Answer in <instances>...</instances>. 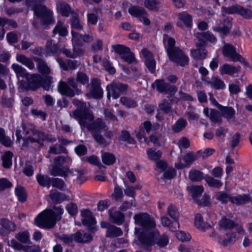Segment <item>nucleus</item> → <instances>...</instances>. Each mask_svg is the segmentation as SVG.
<instances>
[{
  "label": "nucleus",
  "instance_id": "49",
  "mask_svg": "<svg viewBox=\"0 0 252 252\" xmlns=\"http://www.w3.org/2000/svg\"><path fill=\"white\" fill-rule=\"evenodd\" d=\"M167 214L173 220H178L180 215L175 205H170L167 208Z\"/></svg>",
  "mask_w": 252,
  "mask_h": 252
},
{
  "label": "nucleus",
  "instance_id": "42",
  "mask_svg": "<svg viewBox=\"0 0 252 252\" xmlns=\"http://www.w3.org/2000/svg\"><path fill=\"white\" fill-rule=\"evenodd\" d=\"M49 153L54 155H58L61 153L67 154L66 149L61 144H56L50 147Z\"/></svg>",
  "mask_w": 252,
  "mask_h": 252
},
{
  "label": "nucleus",
  "instance_id": "31",
  "mask_svg": "<svg viewBox=\"0 0 252 252\" xmlns=\"http://www.w3.org/2000/svg\"><path fill=\"white\" fill-rule=\"evenodd\" d=\"M194 224L198 229L202 231H205L206 229H212V226L210 224H209L203 221V218L200 214H197L195 216Z\"/></svg>",
  "mask_w": 252,
  "mask_h": 252
},
{
  "label": "nucleus",
  "instance_id": "32",
  "mask_svg": "<svg viewBox=\"0 0 252 252\" xmlns=\"http://www.w3.org/2000/svg\"><path fill=\"white\" fill-rule=\"evenodd\" d=\"M187 125V120L183 118H180L172 126L171 129L175 133H179L186 127Z\"/></svg>",
  "mask_w": 252,
  "mask_h": 252
},
{
  "label": "nucleus",
  "instance_id": "37",
  "mask_svg": "<svg viewBox=\"0 0 252 252\" xmlns=\"http://www.w3.org/2000/svg\"><path fill=\"white\" fill-rule=\"evenodd\" d=\"M45 50L48 55H54L60 51L58 44L55 43L52 39L48 40L47 41Z\"/></svg>",
  "mask_w": 252,
  "mask_h": 252
},
{
  "label": "nucleus",
  "instance_id": "19",
  "mask_svg": "<svg viewBox=\"0 0 252 252\" xmlns=\"http://www.w3.org/2000/svg\"><path fill=\"white\" fill-rule=\"evenodd\" d=\"M180 21L177 23V26L183 28L186 27L187 28H190L192 26V20L190 15L186 12H181L178 15Z\"/></svg>",
  "mask_w": 252,
  "mask_h": 252
},
{
  "label": "nucleus",
  "instance_id": "17",
  "mask_svg": "<svg viewBox=\"0 0 252 252\" xmlns=\"http://www.w3.org/2000/svg\"><path fill=\"white\" fill-rule=\"evenodd\" d=\"M218 109L220 111L221 114L224 118L229 123H235V111L231 107L219 106Z\"/></svg>",
  "mask_w": 252,
  "mask_h": 252
},
{
  "label": "nucleus",
  "instance_id": "9",
  "mask_svg": "<svg viewBox=\"0 0 252 252\" xmlns=\"http://www.w3.org/2000/svg\"><path fill=\"white\" fill-rule=\"evenodd\" d=\"M101 84L100 79L97 78L91 79L90 83L87 85L89 91L86 94V96L94 99H101L103 97V91Z\"/></svg>",
  "mask_w": 252,
  "mask_h": 252
},
{
  "label": "nucleus",
  "instance_id": "47",
  "mask_svg": "<svg viewBox=\"0 0 252 252\" xmlns=\"http://www.w3.org/2000/svg\"><path fill=\"white\" fill-rule=\"evenodd\" d=\"M0 224L3 228L8 232L14 231L16 229V226L14 223L5 219L1 220Z\"/></svg>",
  "mask_w": 252,
  "mask_h": 252
},
{
  "label": "nucleus",
  "instance_id": "46",
  "mask_svg": "<svg viewBox=\"0 0 252 252\" xmlns=\"http://www.w3.org/2000/svg\"><path fill=\"white\" fill-rule=\"evenodd\" d=\"M73 45V54L74 58L78 57L83 56L84 54V50L81 47L82 44H77L74 40L72 39Z\"/></svg>",
  "mask_w": 252,
  "mask_h": 252
},
{
  "label": "nucleus",
  "instance_id": "50",
  "mask_svg": "<svg viewBox=\"0 0 252 252\" xmlns=\"http://www.w3.org/2000/svg\"><path fill=\"white\" fill-rule=\"evenodd\" d=\"M15 193L20 202L23 203L26 201L27 196L26 191L23 187L21 186L16 187L15 189Z\"/></svg>",
  "mask_w": 252,
  "mask_h": 252
},
{
  "label": "nucleus",
  "instance_id": "59",
  "mask_svg": "<svg viewBox=\"0 0 252 252\" xmlns=\"http://www.w3.org/2000/svg\"><path fill=\"white\" fill-rule=\"evenodd\" d=\"M16 238L23 244H28L30 241V235L27 231L19 232L16 235Z\"/></svg>",
  "mask_w": 252,
  "mask_h": 252
},
{
  "label": "nucleus",
  "instance_id": "38",
  "mask_svg": "<svg viewBox=\"0 0 252 252\" xmlns=\"http://www.w3.org/2000/svg\"><path fill=\"white\" fill-rule=\"evenodd\" d=\"M251 199L250 195L244 194L242 195H238L236 196H232L231 202L237 205H242L248 202Z\"/></svg>",
  "mask_w": 252,
  "mask_h": 252
},
{
  "label": "nucleus",
  "instance_id": "30",
  "mask_svg": "<svg viewBox=\"0 0 252 252\" xmlns=\"http://www.w3.org/2000/svg\"><path fill=\"white\" fill-rule=\"evenodd\" d=\"M69 173L75 176L76 179L79 182L80 184L83 183L87 180L85 177L86 171L84 168L72 169L69 170Z\"/></svg>",
  "mask_w": 252,
  "mask_h": 252
},
{
  "label": "nucleus",
  "instance_id": "23",
  "mask_svg": "<svg viewBox=\"0 0 252 252\" xmlns=\"http://www.w3.org/2000/svg\"><path fill=\"white\" fill-rule=\"evenodd\" d=\"M33 59L37 63V67L40 73L43 75H48L50 73V68L43 59L37 57H34Z\"/></svg>",
  "mask_w": 252,
  "mask_h": 252
},
{
  "label": "nucleus",
  "instance_id": "26",
  "mask_svg": "<svg viewBox=\"0 0 252 252\" xmlns=\"http://www.w3.org/2000/svg\"><path fill=\"white\" fill-rule=\"evenodd\" d=\"M49 197L55 203H61L63 201L69 199L68 195L56 190H51L50 191Z\"/></svg>",
  "mask_w": 252,
  "mask_h": 252
},
{
  "label": "nucleus",
  "instance_id": "58",
  "mask_svg": "<svg viewBox=\"0 0 252 252\" xmlns=\"http://www.w3.org/2000/svg\"><path fill=\"white\" fill-rule=\"evenodd\" d=\"M53 161L54 163L53 165L62 166L65 162H70L71 159L68 157L59 156L55 157Z\"/></svg>",
  "mask_w": 252,
  "mask_h": 252
},
{
  "label": "nucleus",
  "instance_id": "2",
  "mask_svg": "<svg viewBox=\"0 0 252 252\" xmlns=\"http://www.w3.org/2000/svg\"><path fill=\"white\" fill-rule=\"evenodd\" d=\"M163 43L169 60L175 65L185 66L189 64V58L179 48L175 46V40L167 34L163 35Z\"/></svg>",
  "mask_w": 252,
  "mask_h": 252
},
{
  "label": "nucleus",
  "instance_id": "20",
  "mask_svg": "<svg viewBox=\"0 0 252 252\" xmlns=\"http://www.w3.org/2000/svg\"><path fill=\"white\" fill-rule=\"evenodd\" d=\"M72 35V40H74L77 44H82L83 43H89L92 42L94 40V36L92 35L84 34H81L78 32L72 31L71 32Z\"/></svg>",
  "mask_w": 252,
  "mask_h": 252
},
{
  "label": "nucleus",
  "instance_id": "40",
  "mask_svg": "<svg viewBox=\"0 0 252 252\" xmlns=\"http://www.w3.org/2000/svg\"><path fill=\"white\" fill-rule=\"evenodd\" d=\"M203 178L210 187L219 189L222 186V183L220 180L209 175L205 176Z\"/></svg>",
  "mask_w": 252,
  "mask_h": 252
},
{
  "label": "nucleus",
  "instance_id": "8",
  "mask_svg": "<svg viewBox=\"0 0 252 252\" xmlns=\"http://www.w3.org/2000/svg\"><path fill=\"white\" fill-rule=\"evenodd\" d=\"M222 53L224 57L231 59L232 61H239L245 66H250L249 63L244 58L236 52L235 47L233 45L229 43H224L222 49Z\"/></svg>",
  "mask_w": 252,
  "mask_h": 252
},
{
  "label": "nucleus",
  "instance_id": "45",
  "mask_svg": "<svg viewBox=\"0 0 252 252\" xmlns=\"http://www.w3.org/2000/svg\"><path fill=\"white\" fill-rule=\"evenodd\" d=\"M101 158L103 163L108 165H112L116 161L115 156L110 153H103Z\"/></svg>",
  "mask_w": 252,
  "mask_h": 252
},
{
  "label": "nucleus",
  "instance_id": "51",
  "mask_svg": "<svg viewBox=\"0 0 252 252\" xmlns=\"http://www.w3.org/2000/svg\"><path fill=\"white\" fill-rule=\"evenodd\" d=\"M188 189L191 193V195L193 198L200 196L203 191V188L201 186H192L190 187H188Z\"/></svg>",
  "mask_w": 252,
  "mask_h": 252
},
{
  "label": "nucleus",
  "instance_id": "15",
  "mask_svg": "<svg viewBox=\"0 0 252 252\" xmlns=\"http://www.w3.org/2000/svg\"><path fill=\"white\" fill-rule=\"evenodd\" d=\"M22 127L23 130L26 131V135L32 134L33 136V138L35 139L34 142L39 143L40 141L45 140L46 135L43 131L37 130L33 127L27 128L25 124H22Z\"/></svg>",
  "mask_w": 252,
  "mask_h": 252
},
{
  "label": "nucleus",
  "instance_id": "35",
  "mask_svg": "<svg viewBox=\"0 0 252 252\" xmlns=\"http://www.w3.org/2000/svg\"><path fill=\"white\" fill-rule=\"evenodd\" d=\"M123 234L122 230L114 225H111L107 230L106 236L108 238H115Z\"/></svg>",
  "mask_w": 252,
  "mask_h": 252
},
{
  "label": "nucleus",
  "instance_id": "7",
  "mask_svg": "<svg viewBox=\"0 0 252 252\" xmlns=\"http://www.w3.org/2000/svg\"><path fill=\"white\" fill-rule=\"evenodd\" d=\"M128 89V85L119 82H112L106 87L107 98L110 100L112 96L114 99H117L120 96L125 94Z\"/></svg>",
  "mask_w": 252,
  "mask_h": 252
},
{
  "label": "nucleus",
  "instance_id": "14",
  "mask_svg": "<svg viewBox=\"0 0 252 252\" xmlns=\"http://www.w3.org/2000/svg\"><path fill=\"white\" fill-rule=\"evenodd\" d=\"M205 41H198L196 44V49L191 50V56L196 59L203 60L207 57V51L205 49Z\"/></svg>",
  "mask_w": 252,
  "mask_h": 252
},
{
  "label": "nucleus",
  "instance_id": "29",
  "mask_svg": "<svg viewBox=\"0 0 252 252\" xmlns=\"http://www.w3.org/2000/svg\"><path fill=\"white\" fill-rule=\"evenodd\" d=\"M195 36L198 39L199 41H205L204 40H207L213 43L217 41L216 37L209 32H197L195 33Z\"/></svg>",
  "mask_w": 252,
  "mask_h": 252
},
{
  "label": "nucleus",
  "instance_id": "16",
  "mask_svg": "<svg viewBox=\"0 0 252 252\" xmlns=\"http://www.w3.org/2000/svg\"><path fill=\"white\" fill-rule=\"evenodd\" d=\"M42 77L38 74H34L31 76L27 80V87L30 90L36 91L41 87Z\"/></svg>",
  "mask_w": 252,
  "mask_h": 252
},
{
  "label": "nucleus",
  "instance_id": "56",
  "mask_svg": "<svg viewBox=\"0 0 252 252\" xmlns=\"http://www.w3.org/2000/svg\"><path fill=\"white\" fill-rule=\"evenodd\" d=\"M209 118L213 123L220 124L222 122L219 112L215 109H211Z\"/></svg>",
  "mask_w": 252,
  "mask_h": 252
},
{
  "label": "nucleus",
  "instance_id": "6",
  "mask_svg": "<svg viewBox=\"0 0 252 252\" xmlns=\"http://www.w3.org/2000/svg\"><path fill=\"white\" fill-rule=\"evenodd\" d=\"M32 9L34 15L40 20L41 25L45 28L48 25L55 23V20L52 11L46 6L36 4L33 6Z\"/></svg>",
  "mask_w": 252,
  "mask_h": 252
},
{
  "label": "nucleus",
  "instance_id": "53",
  "mask_svg": "<svg viewBox=\"0 0 252 252\" xmlns=\"http://www.w3.org/2000/svg\"><path fill=\"white\" fill-rule=\"evenodd\" d=\"M12 68L16 73L18 77H27L28 76V73L26 70L18 64H13L12 65Z\"/></svg>",
  "mask_w": 252,
  "mask_h": 252
},
{
  "label": "nucleus",
  "instance_id": "27",
  "mask_svg": "<svg viewBox=\"0 0 252 252\" xmlns=\"http://www.w3.org/2000/svg\"><path fill=\"white\" fill-rule=\"evenodd\" d=\"M69 173V168L67 166L53 165L50 174L54 176H59L66 178L68 176Z\"/></svg>",
  "mask_w": 252,
  "mask_h": 252
},
{
  "label": "nucleus",
  "instance_id": "54",
  "mask_svg": "<svg viewBox=\"0 0 252 252\" xmlns=\"http://www.w3.org/2000/svg\"><path fill=\"white\" fill-rule=\"evenodd\" d=\"M203 174L198 170H191L189 173V178L193 182H198L203 179Z\"/></svg>",
  "mask_w": 252,
  "mask_h": 252
},
{
  "label": "nucleus",
  "instance_id": "64",
  "mask_svg": "<svg viewBox=\"0 0 252 252\" xmlns=\"http://www.w3.org/2000/svg\"><path fill=\"white\" fill-rule=\"evenodd\" d=\"M158 107L164 113L168 114L171 112V104L168 101L164 99L159 104Z\"/></svg>",
  "mask_w": 252,
  "mask_h": 252
},
{
  "label": "nucleus",
  "instance_id": "36",
  "mask_svg": "<svg viewBox=\"0 0 252 252\" xmlns=\"http://www.w3.org/2000/svg\"><path fill=\"white\" fill-rule=\"evenodd\" d=\"M16 59L18 62L26 65L30 69H33L34 68V64L32 60L25 55L21 54L17 55Z\"/></svg>",
  "mask_w": 252,
  "mask_h": 252
},
{
  "label": "nucleus",
  "instance_id": "13",
  "mask_svg": "<svg viewBox=\"0 0 252 252\" xmlns=\"http://www.w3.org/2000/svg\"><path fill=\"white\" fill-rule=\"evenodd\" d=\"M223 12L229 14H239L243 18L250 19L252 18V11L240 5H234L228 7H222Z\"/></svg>",
  "mask_w": 252,
  "mask_h": 252
},
{
  "label": "nucleus",
  "instance_id": "43",
  "mask_svg": "<svg viewBox=\"0 0 252 252\" xmlns=\"http://www.w3.org/2000/svg\"><path fill=\"white\" fill-rule=\"evenodd\" d=\"M13 154L10 151L5 152L2 157V166L5 168H9L12 165Z\"/></svg>",
  "mask_w": 252,
  "mask_h": 252
},
{
  "label": "nucleus",
  "instance_id": "24",
  "mask_svg": "<svg viewBox=\"0 0 252 252\" xmlns=\"http://www.w3.org/2000/svg\"><path fill=\"white\" fill-rule=\"evenodd\" d=\"M59 92L63 95L68 97H73L76 94V92L66 83L60 82L58 87Z\"/></svg>",
  "mask_w": 252,
  "mask_h": 252
},
{
  "label": "nucleus",
  "instance_id": "21",
  "mask_svg": "<svg viewBox=\"0 0 252 252\" xmlns=\"http://www.w3.org/2000/svg\"><path fill=\"white\" fill-rule=\"evenodd\" d=\"M110 220L117 225H121L125 221V214L121 211H113V209L108 211Z\"/></svg>",
  "mask_w": 252,
  "mask_h": 252
},
{
  "label": "nucleus",
  "instance_id": "61",
  "mask_svg": "<svg viewBox=\"0 0 252 252\" xmlns=\"http://www.w3.org/2000/svg\"><path fill=\"white\" fill-rule=\"evenodd\" d=\"M209 83L212 87L217 90L223 89L225 87L224 82L220 79L216 77L213 78Z\"/></svg>",
  "mask_w": 252,
  "mask_h": 252
},
{
  "label": "nucleus",
  "instance_id": "48",
  "mask_svg": "<svg viewBox=\"0 0 252 252\" xmlns=\"http://www.w3.org/2000/svg\"><path fill=\"white\" fill-rule=\"evenodd\" d=\"M148 158L152 160H157L161 157V153L159 150L156 151L153 148H149L147 150Z\"/></svg>",
  "mask_w": 252,
  "mask_h": 252
},
{
  "label": "nucleus",
  "instance_id": "52",
  "mask_svg": "<svg viewBox=\"0 0 252 252\" xmlns=\"http://www.w3.org/2000/svg\"><path fill=\"white\" fill-rule=\"evenodd\" d=\"M0 142L7 147H10L12 144L11 140L5 135V130L2 128H0Z\"/></svg>",
  "mask_w": 252,
  "mask_h": 252
},
{
  "label": "nucleus",
  "instance_id": "4",
  "mask_svg": "<svg viewBox=\"0 0 252 252\" xmlns=\"http://www.w3.org/2000/svg\"><path fill=\"white\" fill-rule=\"evenodd\" d=\"M72 104L77 107L71 117L76 119L81 128H86L94 120L92 112L87 107L86 103L77 99H73Z\"/></svg>",
  "mask_w": 252,
  "mask_h": 252
},
{
  "label": "nucleus",
  "instance_id": "60",
  "mask_svg": "<svg viewBox=\"0 0 252 252\" xmlns=\"http://www.w3.org/2000/svg\"><path fill=\"white\" fill-rule=\"evenodd\" d=\"M60 11L62 16L68 17L71 13V8L66 2H62L60 4Z\"/></svg>",
  "mask_w": 252,
  "mask_h": 252
},
{
  "label": "nucleus",
  "instance_id": "5",
  "mask_svg": "<svg viewBox=\"0 0 252 252\" xmlns=\"http://www.w3.org/2000/svg\"><path fill=\"white\" fill-rule=\"evenodd\" d=\"M61 217L56 216V213L51 209L45 210L39 214L34 219L36 225L44 229H51Z\"/></svg>",
  "mask_w": 252,
  "mask_h": 252
},
{
  "label": "nucleus",
  "instance_id": "33",
  "mask_svg": "<svg viewBox=\"0 0 252 252\" xmlns=\"http://www.w3.org/2000/svg\"><path fill=\"white\" fill-rule=\"evenodd\" d=\"M240 69L241 67L239 65L234 66L229 64H224L220 67V73L232 75L234 73L240 71Z\"/></svg>",
  "mask_w": 252,
  "mask_h": 252
},
{
  "label": "nucleus",
  "instance_id": "1",
  "mask_svg": "<svg viewBox=\"0 0 252 252\" xmlns=\"http://www.w3.org/2000/svg\"><path fill=\"white\" fill-rule=\"evenodd\" d=\"M135 224L138 227L135 228V234L138 235L140 244H149L152 237H147L155 229L156 223L154 219L147 213H139L133 217Z\"/></svg>",
  "mask_w": 252,
  "mask_h": 252
},
{
  "label": "nucleus",
  "instance_id": "44",
  "mask_svg": "<svg viewBox=\"0 0 252 252\" xmlns=\"http://www.w3.org/2000/svg\"><path fill=\"white\" fill-rule=\"evenodd\" d=\"M216 198L222 203L226 204L228 201L231 202L232 196L226 192L219 191L217 193Z\"/></svg>",
  "mask_w": 252,
  "mask_h": 252
},
{
  "label": "nucleus",
  "instance_id": "34",
  "mask_svg": "<svg viewBox=\"0 0 252 252\" xmlns=\"http://www.w3.org/2000/svg\"><path fill=\"white\" fill-rule=\"evenodd\" d=\"M53 33L55 35L58 33L61 36H66L68 34L67 28L64 26L63 23L61 21H58L53 30Z\"/></svg>",
  "mask_w": 252,
  "mask_h": 252
},
{
  "label": "nucleus",
  "instance_id": "3",
  "mask_svg": "<svg viewBox=\"0 0 252 252\" xmlns=\"http://www.w3.org/2000/svg\"><path fill=\"white\" fill-rule=\"evenodd\" d=\"M86 128L90 132L95 141L100 145H107L106 141L101 134L102 132H104V135L107 138L111 139L113 136V132L108 129L105 122L101 119L93 120Z\"/></svg>",
  "mask_w": 252,
  "mask_h": 252
},
{
  "label": "nucleus",
  "instance_id": "39",
  "mask_svg": "<svg viewBox=\"0 0 252 252\" xmlns=\"http://www.w3.org/2000/svg\"><path fill=\"white\" fill-rule=\"evenodd\" d=\"M36 179L41 187H46L49 188L51 186L52 178L47 175L38 174L36 175Z\"/></svg>",
  "mask_w": 252,
  "mask_h": 252
},
{
  "label": "nucleus",
  "instance_id": "28",
  "mask_svg": "<svg viewBox=\"0 0 252 252\" xmlns=\"http://www.w3.org/2000/svg\"><path fill=\"white\" fill-rule=\"evenodd\" d=\"M70 25L72 31H80L83 30V26L79 18L78 15L76 13H72L70 18Z\"/></svg>",
  "mask_w": 252,
  "mask_h": 252
},
{
  "label": "nucleus",
  "instance_id": "41",
  "mask_svg": "<svg viewBox=\"0 0 252 252\" xmlns=\"http://www.w3.org/2000/svg\"><path fill=\"white\" fill-rule=\"evenodd\" d=\"M128 12L132 16L140 17L142 15H146L147 12L143 7L133 6L128 9Z\"/></svg>",
  "mask_w": 252,
  "mask_h": 252
},
{
  "label": "nucleus",
  "instance_id": "11",
  "mask_svg": "<svg viewBox=\"0 0 252 252\" xmlns=\"http://www.w3.org/2000/svg\"><path fill=\"white\" fill-rule=\"evenodd\" d=\"M112 48L125 62L129 64L136 62L134 54L128 47L123 45L117 44L112 45Z\"/></svg>",
  "mask_w": 252,
  "mask_h": 252
},
{
  "label": "nucleus",
  "instance_id": "55",
  "mask_svg": "<svg viewBox=\"0 0 252 252\" xmlns=\"http://www.w3.org/2000/svg\"><path fill=\"white\" fill-rule=\"evenodd\" d=\"M219 225L220 227L225 229H231L235 226V224L233 220L226 218H223L219 221Z\"/></svg>",
  "mask_w": 252,
  "mask_h": 252
},
{
  "label": "nucleus",
  "instance_id": "10",
  "mask_svg": "<svg viewBox=\"0 0 252 252\" xmlns=\"http://www.w3.org/2000/svg\"><path fill=\"white\" fill-rule=\"evenodd\" d=\"M147 237H152V242L149 244H141V246L148 251H150L149 247L153 244H156L160 247H164L169 243L168 236L163 234L159 236V232L157 230H154L152 234L149 235Z\"/></svg>",
  "mask_w": 252,
  "mask_h": 252
},
{
  "label": "nucleus",
  "instance_id": "57",
  "mask_svg": "<svg viewBox=\"0 0 252 252\" xmlns=\"http://www.w3.org/2000/svg\"><path fill=\"white\" fill-rule=\"evenodd\" d=\"M52 187L57 188L60 190H63L66 187L65 182L61 179L58 178H53L51 179V184Z\"/></svg>",
  "mask_w": 252,
  "mask_h": 252
},
{
  "label": "nucleus",
  "instance_id": "25",
  "mask_svg": "<svg viewBox=\"0 0 252 252\" xmlns=\"http://www.w3.org/2000/svg\"><path fill=\"white\" fill-rule=\"evenodd\" d=\"M57 61L60 67L64 70H67L69 69L73 70L76 69L78 66V62L75 60H67L65 62L61 58L57 59Z\"/></svg>",
  "mask_w": 252,
  "mask_h": 252
},
{
  "label": "nucleus",
  "instance_id": "22",
  "mask_svg": "<svg viewBox=\"0 0 252 252\" xmlns=\"http://www.w3.org/2000/svg\"><path fill=\"white\" fill-rule=\"evenodd\" d=\"M81 215L82 217V222L84 225L90 227L95 224V219L90 210L87 209L82 210Z\"/></svg>",
  "mask_w": 252,
  "mask_h": 252
},
{
  "label": "nucleus",
  "instance_id": "63",
  "mask_svg": "<svg viewBox=\"0 0 252 252\" xmlns=\"http://www.w3.org/2000/svg\"><path fill=\"white\" fill-rule=\"evenodd\" d=\"M120 138L121 140L126 141L129 144H134L135 143V140L131 137L129 132L126 130L122 131Z\"/></svg>",
  "mask_w": 252,
  "mask_h": 252
},
{
  "label": "nucleus",
  "instance_id": "12",
  "mask_svg": "<svg viewBox=\"0 0 252 252\" xmlns=\"http://www.w3.org/2000/svg\"><path fill=\"white\" fill-rule=\"evenodd\" d=\"M152 88L160 93L163 94H174L177 91V88L173 85H171L166 82L164 79H157L152 83Z\"/></svg>",
  "mask_w": 252,
  "mask_h": 252
},
{
  "label": "nucleus",
  "instance_id": "18",
  "mask_svg": "<svg viewBox=\"0 0 252 252\" xmlns=\"http://www.w3.org/2000/svg\"><path fill=\"white\" fill-rule=\"evenodd\" d=\"M74 241L81 244L90 243L93 241V237L89 233L85 232L82 230H79L74 233Z\"/></svg>",
  "mask_w": 252,
  "mask_h": 252
},
{
  "label": "nucleus",
  "instance_id": "62",
  "mask_svg": "<svg viewBox=\"0 0 252 252\" xmlns=\"http://www.w3.org/2000/svg\"><path fill=\"white\" fill-rule=\"evenodd\" d=\"M120 102L123 105L128 108L135 107L137 106L136 102L135 100L126 96L122 97Z\"/></svg>",
  "mask_w": 252,
  "mask_h": 252
}]
</instances>
